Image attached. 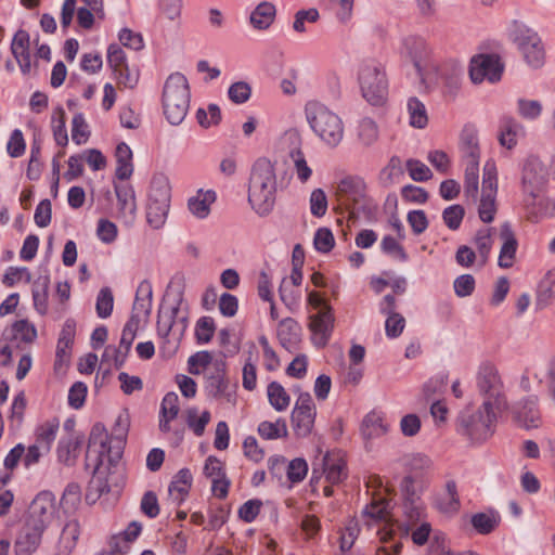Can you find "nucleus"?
Returning <instances> with one entry per match:
<instances>
[{
  "label": "nucleus",
  "instance_id": "obj_55",
  "mask_svg": "<svg viewBox=\"0 0 555 555\" xmlns=\"http://www.w3.org/2000/svg\"><path fill=\"white\" fill-rule=\"evenodd\" d=\"M406 170L412 180L424 182L433 177L431 170L421 160L410 158L406 160Z\"/></svg>",
  "mask_w": 555,
  "mask_h": 555
},
{
  "label": "nucleus",
  "instance_id": "obj_50",
  "mask_svg": "<svg viewBox=\"0 0 555 555\" xmlns=\"http://www.w3.org/2000/svg\"><path fill=\"white\" fill-rule=\"evenodd\" d=\"M495 193H481L480 205L478 208L479 218L485 223H490L494 219V215L496 211L495 208Z\"/></svg>",
  "mask_w": 555,
  "mask_h": 555
},
{
  "label": "nucleus",
  "instance_id": "obj_15",
  "mask_svg": "<svg viewBox=\"0 0 555 555\" xmlns=\"http://www.w3.org/2000/svg\"><path fill=\"white\" fill-rule=\"evenodd\" d=\"M310 331L315 335L313 344L319 348H324L332 336L334 330L335 317L331 306L310 317Z\"/></svg>",
  "mask_w": 555,
  "mask_h": 555
},
{
  "label": "nucleus",
  "instance_id": "obj_6",
  "mask_svg": "<svg viewBox=\"0 0 555 555\" xmlns=\"http://www.w3.org/2000/svg\"><path fill=\"white\" fill-rule=\"evenodd\" d=\"M358 79L362 96L371 105L385 104L388 95V80L382 64L373 60L364 62L360 67Z\"/></svg>",
  "mask_w": 555,
  "mask_h": 555
},
{
  "label": "nucleus",
  "instance_id": "obj_64",
  "mask_svg": "<svg viewBox=\"0 0 555 555\" xmlns=\"http://www.w3.org/2000/svg\"><path fill=\"white\" fill-rule=\"evenodd\" d=\"M378 137L376 122L371 118H363L359 126V138L365 145H371Z\"/></svg>",
  "mask_w": 555,
  "mask_h": 555
},
{
  "label": "nucleus",
  "instance_id": "obj_18",
  "mask_svg": "<svg viewBox=\"0 0 555 555\" xmlns=\"http://www.w3.org/2000/svg\"><path fill=\"white\" fill-rule=\"evenodd\" d=\"M43 532V530L25 521L14 543L15 555H31L36 552L41 543Z\"/></svg>",
  "mask_w": 555,
  "mask_h": 555
},
{
  "label": "nucleus",
  "instance_id": "obj_21",
  "mask_svg": "<svg viewBox=\"0 0 555 555\" xmlns=\"http://www.w3.org/2000/svg\"><path fill=\"white\" fill-rule=\"evenodd\" d=\"M83 441V434H78L76 436L68 435L67 437H62L57 443L56 449L59 462L63 463L68 467L75 466Z\"/></svg>",
  "mask_w": 555,
  "mask_h": 555
},
{
  "label": "nucleus",
  "instance_id": "obj_40",
  "mask_svg": "<svg viewBox=\"0 0 555 555\" xmlns=\"http://www.w3.org/2000/svg\"><path fill=\"white\" fill-rule=\"evenodd\" d=\"M268 399L272 408L279 412L285 411L291 402V397L284 387L278 382L268 385Z\"/></svg>",
  "mask_w": 555,
  "mask_h": 555
},
{
  "label": "nucleus",
  "instance_id": "obj_38",
  "mask_svg": "<svg viewBox=\"0 0 555 555\" xmlns=\"http://www.w3.org/2000/svg\"><path fill=\"white\" fill-rule=\"evenodd\" d=\"M521 126L511 117H504L501 121L499 142L502 146L512 150L517 144V132Z\"/></svg>",
  "mask_w": 555,
  "mask_h": 555
},
{
  "label": "nucleus",
  "instance_id": "obj_45",
  "mask_svg": "<svg viewBox=\"0 0 555 555\" xmlns=\"http://www.w3.org/2000/svg\"><path fill=\"white\" fill-rule=\"evenodd\" d=\"M114 307V296L109 287H102L96 296L95 311L99 318L111 317Z\"/></svg>",
  "mask_w": 555,
  "mask_h": 555
},
{
  "label": "nucleus",
  "instance_id": "obj_34",
  "mask_svg": "<svg viewBox=\"0 0 555 555\" xmlns=\"http://www.w3.org/2000/svg\"><path fill=\"white\" fill-rule=\"evenodd\" d=\"M60 421L54 417L47 421L36 429V442L39 443L42 450L48 453L51 450L52 443L55 440L59 431Z\"/></svg>",
  "mask_w": 555,
  "mask_h": 555
},
{
  "label": "nucleus",
  "instance_id": "obj_13",
  "mask_svg": "<svg viewBox=\"0 0 555 555\" xmlns=\"http://www.w3.org/2000/svg\"><path fill=\"white\" fill-rule=\"evenodd\" d=\"M55 513V498L51 491H41L31 501L25 521L46 530Z\"/></svg>",
  "mask_w": 555,
  "mask_h": 555
},
{
  "label": "nucleus",
  "instance_id": "obj_26",
  "mask_svg": "<svg viewBox=\"0 0 555 555\" xmlns=\"http://www.w3.org/2000/svg\"><path fill=\"white\" fill-rule=\"evenodd\" d=\"M132 151L130 146L120 142L117 144L115 150V158H116V170L115 177L118 180H128L133 173V164H132Z\"/></svg>",
  "mask_w": 555,
  "mask_h": 555
},
{
  "label": "nucleus",
  "instance_id": "obj_59",
  "mask_svg": "<svg viewBox=\"0 0 555 555\" xmlns=\"http://www.w3.org/2000/svg\"><path fill=\"white\" fill-rule=\"evenodd\" d=\"M229 99L235 104H243L251 96V87L245 81H236L229 87Z\"/></svg>",
  "mask_w": 555,
  "mask_h": 555
},
{
  "label": "nucleus",
  "instance_id": "obj_9",
  "mask_svg": "<svg viewBox=\"0 0 555 555\" xmlns=\"http://www.w3.org/2000/svg\"><path fill=\"white\" fill-rule=\"evenodd\" d=\"M184 291L185 278L178 272L171 278L166 291V296L171 298V307L164 311V307L160 306L157 313L156 328L158 336L162 338H167L171 332L173 335L176 334L175 319L182 308Z\"/></svg>",
  "mask_w": 555,
  "mask_h": 555
},
{
  "label": "nucleus",
  "instance_id": "obj_12",
  "mask_svg": "<svg viewBox=\"0 0 555 555\" xmlns=\"http://www.w3.org/2000/svg\"><path fill=\"white\" fill-rule=\"evenodd\" d=\"M547 181V170L541 159L529 155L521 167V186L525 194L533 201L539 196Z\"/></svg>",
  "mask_w": 555,
  "mask_h": 555
},
{
  "label": "nucleus",
  "instance_id": "obj_42",
  "mask_svg": "<svg viewBox=\"0 0 555 555\" xmlns=\"http://www.w3.org/2000/svg\"><path fill=\"white\" fill-rule=\"evenodd\" d=\"M170 204H156L147 202L146 221L153 229H160L167 219Z\"/></svg>",
  "mask_w": 555,
  "mask_h": 555
},
{
  "label": "nucleus",
  "instance_id": "obj_46",
  "mask_svg": "<svg viewBox=\"0 0 555 555\" xmlns=\"http://www.w3.org/2000/svg\"><path fill=\"white\" fill-rule=\"evenodd\" d=\"M210 422V412L204 411L201 416L197 415V409L196 408H190L186 411V424L190 429L193 430V433L201 437L207 424Z\"/></svg>",
  "mask_w": 555,
  "mask_h": 555
},
{
  "label": "nucleus",
  "instance_id": "obj_29",
  "mask_svg": "<svg viewBox=\"0 0 555 555\" xmlns=\"http://www.w3.org/2000/svg\"><path fill=\"white\" fill-rule=\"evenodd\" d=\"M193 477L189 468H181L170 482L168 491L169 494L180 505L189 493L192 486Z\"/></svg>",
  "mask_w": 555,
  "mask_h": 555
},
{
  "label": "nucleus",
  "instance_id": "obj_47",
  "mask_svg": "<svg viewBox=\"0 0 555 555\" xmlns=\"http://www.w3.org/2000/svg\"><path fill=\"white\" fill-rule=\"evenodd\" d=\"M216 331V324L211 317H202L196 322L195 338L197 344L209 343Z\"/></svg>",
  "mask_w": 555,
  "mask_h": 555
},
{
  "label": "nucleus",
  "instance_id": "obj_3",
  "mask_svg": "<svg viewBox=\"0 0 555 555\" xmlns=\"http://www.w3.org/2000/svg\"><path fill=\"white\" fill-rule=\"evenodd\" d=\"M191 91L186 77L172 73L165 81L162 94L163 112L169 124L180 125L189 111Z\"/></svg>",
  "mask_w": 555,
  "mask_h": 555
},
{
  "label": "nucleus",
  "instance_id": "obj_28",
  "mask_svg": "<svg viewBox=\"0 0 555 555\" xmlns=\"http://www.w3.org/2000/svg\"><path fill=\"white\" fill-rule=\"evenodd\" d=\"M275 5L271 2H260L251 12L249 21L254 28L258 30L268 29L275 17Z\"/></svg>",
  "mask_w": 555,
  "mask_h": 555
},
{
  "label": "nucleus",
  "instance_id": "obj_32",
  "mask_svg": "<svg viewBox=\"0 0 555 555\" xmlns=\"http://www.w3.org/2000/svg\"><path fill=\"white\" fill-rule=\"evenodd\" d=\"M404 175L402 162L399 156H392L388 164L379 171L378 183L387 189L397 183Z\"/></svg>",
  "mask_w": 555,
  "mask_h": 555
},
{
  "label": "nucleus",
  "instance_id": "obj_62",
  "mask_svg": "<svg viewBox=\"0 0 555 555\" xmlns=\"http://www.w3.org/2000/svg\"><path fill=\"white\" fill-rule=\"evenodd\" d=\"M26 150V142L23 132L20 129H14L11 132L9 142L7 144V152L12 158H18L24 155Z\"/></svg>",
  "mask_w": 555,
  "mask_h": 555
},
{
  "label": "nucleus",
  "instance_id": "obj_51",
  "mask_svg": "<svg viewBox=\"0 0 555 555\" xmlns=\"http://www.w3.org/2000/svg\"><path fill=\"white\" fill-rule=\"evenodd\" d=\"M465 216V209L462 205H451L442 211V219L444 224L452 231L460 228L463 218Z\"/></svg>",
  "mask_w": 555,
  "mask_h": 555
},
{
  "label": "nucleus",
  "instance_id": "obj_37",
  "mask_svg": "<svg viewBox=\"0 0 555 555\" xmlns=\"http://www.w3.org/2000/svg\"><path fill=\"white\" fill-rule=\"evenodd\" d=\"M130 427V416L127 410L120 413L113 426L112 438L116 441V459H120L122 454V446L126 442L127 434Z\"/></svg>",
  "mask_w": 555,
  "mask_h": 555
},
{
  "label": "nucleus",
  "instance_id": "obj_53",
  "mask_svg": "<svg viewBox=\"0 0 555 555\" xmlns=\"http://www.w3.org/2000/svg\"><path fill=\"white\" fill-rule=\"evenodd\" d=\"M555 293L553 291V283L550 280H543L539 283L535 297V309L543 310L551 305Z\"/></svg>",
  "mask_w": 555,
  "mask_h": 555
},
{
  "label": "nucleus",
  "instance_id": "obj_23",
  "mask_svg": "<svg viewBox=\"0 0 555 555\" xmlns=\"http://www.w3.org/2000/svg\"><path fill=\"white\" fill-rule=\"evenodd\" d=\"M120 215L132 222L135 218V193L131 184H114Z\"/></svg>",
  "mask_w": 555,
  "mask_h": 555
},
{
  "label": "nucleus",
  "instance_id": "obj_44",
  "mask_svg": "<svg viewBox=\"0 0 555 555\" xmlns=\"http://www.w3.org/2000/svg\"><path fill=\"white\" fill-rule=\"evenodd\" d=\"M385 431L386 428L383 425V420L380 416L375 413L365 415L361 425V433L364 438L372 439L383 435Z\"/></svg>",
  "mask_w": 555,
  "mask_h": 555
},
{
  "label": "nucleus",
  "instance_id": "obj_56",
  "mask_svg": "<svg viewBox=\"0 0 555 555\" xmlns=\"http://www.w3.org/2000/svg\"><path fill=\"white\" fill-rule=\"evenodd\" d=\"M314 248L323 254L330 253L334 245L335 238L328 228H320L317 230L313 238Z\"/></svg>",
  "mask_w": 555,
  "mask_h": 555
},
{
  "label": "nucleus",
  "instance_id": "obj_58",
  "mask_svg": "<svg viewBox=\"0 0 555 555\" xmlns=\"http://www.w3.org/2000/svg\"><path fill=\"white\" fill-rule=\"evenodd\" d=\"M308 473V464L301 459L292 460L286 466V475L291 482L298 483L305 479Z\"/></svg>",
  "mask_w": 555,
  "mask_h": 555
},
{
  "label": "nucleus",
  "instance_id": "obj_16",
  "mask_svg": "<svg viewBox=\"0 0 555 555\" xmlns=\"http://www.w3.org/2000/svg\"><path fill=\"white\" fill-rule=\"evenodd\" d=\"M514 418L518 426L526 430L539 428L542 424V420L538 398L535 396H529L521 400L515 406Z\"/></svg>",
  "mask_w": 555,
  "mask_h": 555
},
{
  "label": "nucleus",
  "instance_id": "obj_63",
  "mask_svg": "<svg viewBox=\"0 0 555 555\" xmlns=\"http://www.w3.org/2000/svg\"><path fill=\"white\" fill-rule=\"evenodd\" d=\"M476 281L472 274H462L453 282L454 293L457 297L470 296L475 291Z\"/></svg>",
  "mask_w": 555,
  "mask_h": 555
},
{
  "label": "nucleus",
  "instance_id": "obj_61",
  "mask_svg": "<svg viewBox=\"0 0 555 555\" xmlns=\"http://www.w3.org/2000/svg\"><path fill=\"white\" fill-rule=\"evenodd\" d=\"M382 251L388 256L399 259L400 261L408 260V254L403 246L400 245L391 235L383 237L380 243Z\"/></svg>",
  "mask_w": 555,
  "mask_h": 555
},
{
  "label": "nucleus",
  "instance_id": "obj_33",
  "mask_svg": "<svg viewBox=\"0 0 555 555\" xmlns=\"http://www.w3.org/2000/svg\"><path fill=\"white\" fill-rule=\"evenodd\" d=\"M500 515L496 512L476 513L470 517V524L477 533L487 535L496 529L500 524Z\"/></svg>",
  "mask_w": 555,
  "mask_h": 555
},
{
  "label": "nucleus",
  "instance_id": "obj_52",
  "mask_svg": "<svg viewBox=\"0 0 555 555\" xmlns=\"http://www.w3.org/2000/svg\"><path fill=\"white\" fill-rule=\"evenodd\" d=\"M90 132L88 130V125L85 120L82 113H77L74 115L72 120V139L77 144L80 145L86 143Z\"/></svg>",
  "mask_w": 555,
  "mask_h": 555
},
{
  "label": "nucleus",
  "instance_id": "obj_8",
  "mask_svg": "<svg viewBox=\"0 0 555 555\" xmlns=\"http://www.w3.org/2000/svg\"><path fill=\"white\" fill-rule=\"evenodd\" d=\"M476 384L479 393L485 397L483 409L493 408L498 412L507 410V401L503 392V383L496 367L485 362L479 366Z\"/></svg>",
  "mask_w": 555,
  "mask_h": 555
},
{
  "label": "nucleus",
  "instance_id": "obj_41",
  "mask_svg": "<svg viewBox=\"0 0 555 555\" xmlns=\"http://www.w3.org/2000/svg\"><path fill=\"white\" fill-rule=\"evenodd\" d=\"M408 112L410 115V125L417 129H423L428 124L427 111L422 101L417 98H410L408 101Z\"/></svg>",
  "mask_w": 555,
  "mask_h": 555
},
{
  "label": "nucleus",
  "instance_id": "obj_35",
  "mask_svg": "<svg viewBox=\"0 0 555 555\" xmlns=\"http://www.w3.org/2000/svg\"><path fill=\"white\" fill-rule=\"evenodd\" d=\"M460 505L456 482L449 480L446 483V493L437 496L436 506L443 513H455L459 511Z\"/></svg>",
  "mask_w": 555,
  "mask_h": 555
},
{
  "label": "nucleus",
  "instance_id": "obj_36",
  "mask_svg": "<svg viewBox=\"0 0 555 555\" xmlns=\"http://www.w3.org/2000/svg\"><path fill=\"white\" fill-rule=\"evenodd\" d=\"M315 411H293L291 415V422L296 436L307 437L311 434L314 420Z\"/></svg>",
  "mask_w": 555,
  "mask_h": 555
},
{
  "label": "nucleus",
  "instance_id": "obj_19",
  "mask_svg": "<svg viewBox=\"0 0 555 555\" xmlns=\"http://www.w3.org/2000/svg\"><path fill=\"white\" fill-rule=\"evenodd\" d=\"M236 387V384L230 385L227 375L209 374L206 376L205 389L207 395L214 399L224 398L227 402L235 404Z\"/></svg>",
  "mask_w": 555,
  "mask_h": 555
},
{
  "label": "nucleus",
  "instance_id": "obj_39",
  "mask_svg": "<svg viewBox=\"0 0 555 555\" xmlns=\"http://www.w3.org/2000/svg\"><path fill=\"white\" fill-rule=\"evenodd\" d=\"M258 434L267 440L285 438L288 435L286 422L284 418H278L275 423L263 421L258 425Z\"/></svg>",
  "mask_w": 555,
  "mask_h": 555
},
{
  "label": "nucleus",
  "instance_id": "obj_7",
  "mask_svg": "<svg viewBox=\"0 0 555 555\" xmlns=\"http://www.w3.org/2000/svg\"><path fill=\"white\" fill-rule=\"evenodd\" d=\"M508 36L530 67L540 68L544 64V47L535 30L522 22L513 21Z\"/></svg>",
  "mask_w": 555,
  "mask_h": 555
},
{
  "label": "nucleus",
  "instance_id": "obj_49",
  "mask_svg": "<svg viewBox=\"0 0 555 555\" xmlns=\"http://www.w3.org/2000/svg\"><path fill=\"white\" fill-rule=\"evenodd\" d=\"M289 157L294 162V166H295L298 179L302 183L307 182L310 179L311 175H312V170L308 166L307 160L305 158V155H304L300 147H294L293 150H291Z\"/></svg>",
  "mask_w": 555,
  "mask_h": 555
},
{
  "label": "nucleus",
  "instance_id": "obj_43",
  "mask_svg": "<svg viewBox=\"0 0 555 555\" xmlns=\"http://www.w3.org/2000/svg\"><path fill=\"white\" fill-rule=\"evenodd\" d=\"M491 228H482L479 229L474 236V244L477 248L482 264L488 261L492 248L493 242L491 238Z\"/></svg>",
  "mask_w": 555,
  "mask_h": 555
},
{
  "label": "nucleus",
  "instance_id": "obj_60",
  "mask_svg": "<svg viewBox=\"0 0 555 555\" xmlns=\"http://www.w3.org/2000/svg\"><path fill=\"white\" fill-rule=\"evenodd\" d=\"M310 211L312 216L321 218L327 210V197L322 189H314L310 194Z\"/></svg>",
  "mask_w": 555,
  "mask_h": 555
},
{
  "label": "nucleus",
  "instance_id": "obj_10",
  "mask_svg": "<svg viewBox=\"0 0 555 555\" xmlns=\"http://www.w3.org/2000/svg\"><path fill=\"white\" fill-rule=\"evenodd\" d=\"M366 184L358 176H348L343 178L336 188V196L339 206L348 211L362 210L365 212L366 204L361 203L365 199Z\"/></svg>",
  "mask_w": 555,
  "mask_h": 555
},
{
  "label": "nucleus",
  "instance_id": "obj_30",
  "mask_svg": "<svg viewBox=\"0 0 555 555\" xmlns=\"http://www.w3.org/2000/svg\"><path fill=\"white\" fill-rule=\"evenodd\" d=\"M216 201V192L199 190L196 196L188 201L189 210L198 219H205L210 214V205Z\"/></svg>",
  "mask_w": 555,
  "mask_h": 555
},
{
  "label": "nucleus",
  "instance_id": "obj_17",
  "mask_svg": "<svg viewBox=\"0 0 555 555\" xmlns=\"http://www.w3.org/2000/svg\"><path fill=\"white\" fill-rule=\"evenodd\" d=\"M401 54L414 65L417 74L422 76L423 63L429 56V49L422 37L408 36L402 39Z\"/></svg>",
  "mask_w": 555,
  "mask_h": 555
},
{
  "label": "nucleus",
  "instance_id": "obj_57",
  "mask_svg": "<svg viewBox=\"0 0 555 555\" xmlns=\"http://www.w3.org/2000/svg\"><path fill=\"white\" fill-rule=\"evenodd\" d=\"M498 191V171L493 160L486 162L482 176V192L495 193Z\"/></svg>",
  "mask_w": 555,
  "mask_h": 555
},
{
  "label": "nucleus",
  "instance_id": "obj_24",
  "mask_svg": "<svg viewBox=\"0 0 555 555\" xmlns=\"http://www.w3.org/2000/svg\"><path fill=\"white\" fill-rule=\"evenodd\" d=\"M80 535V525L77 519L68 520L62 529L55 555H70Z\"/></svg>",
  "mask_w": 555,
  "mask_h": 555
},
{
  "label": "nucleus",
  "instance_id": "obj_25",
  "mask_svg": "<svg viewBox=\"0 0 555 555\" xmlns=\"http://www.w3.org/2000/svg\"><path fill=\"white\" fill-rule=\"evenodd\" d=\"M50 286V275L46 270L44 274H40L34 282L31 288L34 308L40 315L48 312V296Z\"/></svg>",
  "mask_w": 555,
  "mask_h": 555
},
{
  "label": "nucleus",
  "instance_id": "obj_14",
  "mask_svg": "<svg viewBox=\"0 0 555 555\" xmlns=\"http://www.w3.org/2000/svg\"><path fill=\"white\" fill-rule=\"evenodd\" d=\"M415 477L405 476L400 482V491L403 500V513L406 519L414 525L423 515V502L415 487Z\"/></svg>",
  "mask_w": 555,
  "mask_h": 555
},
{
  "label": "nucleus",
  "instance_id": "obj_54",
  "mask_svg": "<svg viewBox=\"0 0 555 555\" xmlns=\"http://www.w3.org/2000/svg\"><path fill=\"white\" fill-rule=\"evenodd\" d=\"M212 354L207 350L197 351L188 359V371L192 375H199L202 373L199 367H207L212 363Z\"/></svg>",
  "mask_w": 555,
  "mask_h": 555
},
{
  "label": "nucleus",
  "instance_id": "obj_1",
  "mask_svg": "<svg viewBox=\"0 0 555 555\" xmlns=\"http://www.w3.org/2000/svg\"><path fill=\"white\" fill-rule=\"evenodd\" d=\"M276 191V173L273 164L266 157L258 158L250 171L248 203L259 217H267L272 212Z\"/></svg>",
  "mask_w": 555,
  "mask_h": 555
},
{
  "label": "nucleus",
  "instance_id": "obj_4",
  "mask_svg": "<svg viewBox=\"0 0 555 555\" xmlns=\"http://www.w3.org/2000/svg\"><path fill=\"white\" fill-rule=\"evenodd\" d=\"M307 121L312 131L328 146H337L344 137V125L338 115L320 102L311 101L305 106Z\"/></svg>",
  "mask_w": 555,
  "mask_h": 555
},
{
  "label": "nucleus",
  "instance_id": "obj_5",
  "mask_svg": "<svg viewBox=\"0 0 555 555\" xmlns=\"http://www.w3.org/2000/svg\"><path fill=\"white\" fill-rule=\"evenodd\" d=\"M495 409H483L482 405L474 411L466 408L456 418V431L473 442H483L494 433L496 413Z\"/></svg>",
  "mask_w": 555,
  "mask_h": 555
},
{
  "label": "nucleus",
  "instance_id": "obj_11",
  "mask_svg": "<svg viewBox=\"0 0 555 555\" xmlns=\"http://www.w3.org/2000/svg\"><path fill=\"white\" fill-rule=\"evenodd\" d=\"M503 70L504 64L498 54H478L470 61L469 77L474 83L486 79L493 83L501 80Z\"/></svg>",
  "mask_w": 555,
  "mask_h": 555
},
{
  "label": "nucleus",
  "instance_id": "obj_31",
  "mask_svg": "<svg viewBox=\"0 0 555 555\" xmlns=\"http://www.w3.org/2000/svg\"><path fill=\"white\" fill-rule=\"evenodd\" d=\"M301 327L293 318H285L279 323L278 338L285 349L295 345L300 336Z\"/></svg>",
  "mask_w": 555,
  "mask_h": 555
},
{
  "label": "nucleus",
  "instance_id": "obj_27",
  "mask_svg": "<svg viewBox=\"0 0 555 555\" xmlns=\"http://www.w3.org/2000/svg\"><path fill=\"white\" fill-rule=\"evenodd\" d=\"M171 188L168 178L164 173H156L152 177L149 190L147 202L156 204H170Z\"/></svg>",
  "mask_w": 555,
  "mask_h": 555
},
{
  "label": "nucleus",
  "instance_id": "obj_48",
  "mask_svg": "<svg viewBox=\"0 0 555 555\" xmlns=\"http://www.w3.org/2000/svg\"><path fill=\"white\" fill-rule=\"evenodd\" d=\"M479 168L478 162L472 160L465 169L464 188L467 196L476 197L479 184Z\"/></svg>",
  "mask_w": 555,
  "mask_h": 555
},
{
  "label": "nucleus",
  "instance_id": "obj_20",
  "mask_svg": "<svg viewBox=\"0 0 555 555\" xmlns=\"http://www.w3.org/2000/svg\"><path fill=\"white\" fill-rule=\"evenodd\" d=\"M500 238L503 244L501 246L498 264L503 269H508L513 266L518 248V241L508 221L501 224Z\"/></svg>",
  "mask_w": 555,
  "mask_h": 555
},
{
  "label": "nucleus",
  "instance_id": "obj_22",
  "mask_svg": "<svg viewBox=\"0 0 555 555\" xmlns=\"http://www.w3.org/2000/svg\"><path fill=\"white\" fill-rule=\"evenodd\" d=\"M3 339L12 344L15 348H20L17 343L18 337L21 341L30 344L37 338V330L34 324H30L27 320L15 321L9 330H5L2 334Z\"/></svg>",
  "mask_w": 555,
  "mask_h": 555
},
{
  "label": "nucleus",
  "instance_id": "obj_2",
  "mask_svg": "<svg viewBox=\"0 0 555 555\" xmlns=\"http://www.w3.org/2000/svg\"><path fill=\"white\" fill-rule=\"evenodd\" d=\"M107 457L108 470L116 468L118 461L116 459V448L111 444V438L107 434L105 426L102 423H95L90 431L87 452L85 457V468L89 469L91 463H93L92 477L96 480V488L101 493L111 491V477L102 479L101 466L103 465L104 457ZM112 475V472L108 473Z\"/></svg>",
  "mask_w": 555,
  "mask_h": 555
}]
</instances>
